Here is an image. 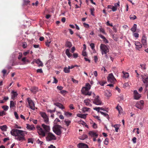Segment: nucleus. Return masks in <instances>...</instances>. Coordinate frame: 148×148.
<instances>
[{"instance_id":"nucleus-1","label":"nucleus","mask_w":148,"mask_h":148,"mask_svg":"<svg viewBox=\"0 0 148 148\" xmlns=\"http://www.w3.org/2000/svg\"><path fill=\"white\" fill-rule=\"evenodd\" d=\"M25 132L23 130L15 129H13L11 131V135L16 137L15 139L18 141L21 142L26 140L25 137Z\"/></svg>"},{"instance_id":"nucleus-2","label":"nucleus","mask_w":148,"mask_h":148,"mask_svg":"<svg viewBox=\"0 0 148 148\" xmlns=\"http://www.w3.org/2000/svg\"><path fill=\"white\" fill-rule=\"evenodd\" d=\"M42 126L45 130L43 131V129L40 127H37L38 132L39 135L44 137L45 135V132H49L50 130V127L44 124H42Z\"/></svg>"},{"instance_id":"nucleus-3","label":"nucleus","mask_w":148,"mask_h":148,"mask_svg":"<svg viewBox=\"0 0 148 148\" xmlns=\"http://www.w3.org/2000/svg\"><path fill=\"white\" fill-rule=\"evenodd\" d=\"M61 127L58 125H55L53 128V132L57 135L60 136L61 135L62 132L61 130Z\"/></svg>"},{"instance_id":"nucleus-4","label":"nucleus","mask_w":148,"mask_h":148,"mask_svg":"<svg viewBox=\"0 0 148 148\" xmlns=\"http://www.w3.org/2000/svg\"><path fill=\"white\" fill-rule=\"evenodd\" d=\"M46 140L48 141L56 139L55 136L51 133L49 132L48 133L47 136L46 137Z\"/></svg>"},{"instance_id":"nucleus-5","label":"nucleus","mask_w":148,"mask_h":148,"mask_svg":"<svg viewBox=\"0 0 148 148\" xmlns=\"http://www.w3.org/2000/svg\"><path fill=\"white\" fill-rule=\"evenodd\" d=\"M100 49L102 51V54H103V53L106 54V53L109 51V50L107 46L105 45L101 44L100 45Z\"/></svg>"},{"instance_id":"nucleus-6","label":"nucleus","mask_w":148,"mask_h":148,"mask_svg":"<svg viewBox=\"0 0 148 148\" xmlns=\"http://www.w3.org/2000/svg\"><path fill=\"white\" fill-rule=\"evenodd\" d=\"M27 100L29 108L32 110H35V106L34 102L29 98H27Z\"/></svg>"},{"instance_id":"nucleus-7","label":"nucleus","mask_w":148,"mask_h":148,"mask_svg":"<svg viewBox=\"0 0 148 148\" xmlns=\"http://www.w3.org/2000/svg\"><path fill=\"white\" fill-rule=\"evenodd\" d=\"M141 77L142 78V81L145 84V87L147 88L148 86V76L145 75H142Z\"/></svg>"},{"instance_id":"nucleus-8","label":"nucleus","mask_w":148,"mask_h":148,"mask_svg":"<svg viewBox=\"0 0 148 148\" xmlns=\"http://www.w3.org/2000/svg\"><path fill=\"white\" fill-rule=\"evenodd\" d=\"M40 114L41 116L43 118L46 124H48L49 122V118L46 114L43 112H40Z\"/></svg>"},{"instance_id":"nucleus-9","label":"nucleus","mask_w":148,"mask_h":148,"mask_svg":"<svg viewBox=\"0 0 148 148\" xmlns=\"http://www.w3.org/2000/svg\"><path fill=\"white\" fill-rule=\"evenodd\" d=\"M107 79L108 81L111 83H112L116 80V79L112 73L109 74Z\"/></svg>"},{"instance_id":"nucleus-10","label":"nucleus","mask_w":148,"mask_h":148,"mask_svg":"<svg viewBox=\"0 0 148 148\" xmlns=\"http://www.w3.org/2000/svg\"><path fill=\"white\" fill-rule=\"evenodd\" d=\"M93 103L97 105H101L102 103V102L99 99V97L98 96H97L95 98L93 101Z\"/></svg>"},{"instance_id":"nucleus-11","label":"nucleus","mask_w":148,"mask_h":148,"mask_svg":"<svg viewBox=\"0 0 148 148\" xmlns=\"http://www.w3.org/2000/svg\"><path fill=\"white\" fill-rule=\"evenodd\" d=\"M90 87L91 86L88 83H86V86L82 87L81 90L82 92L88 91L90 89Z\"/></svg>"},{"instance_id":"nucleus-12","label":"nucleus","mask_w":148,"mask_h":148,"mask_svg":"<svg viewBox=\"0 0 148 148\" xmlns=\"http://www.w3.org/2000/svg\"><path fill=\"white\" fill-rule=\"evenodd\" d=\"M141 41L143 46L145 47H146L147 46L146 38L145 36H143Z\"/></svg>"},{"instance_id":"nucleus-13","label":"nucleus","mask_w":148,"mask_h":148,"mask_svg":"<svg viewBox=\"0 0 148 148\" xmlns=\"http://www.w3.org/2000/svg\"><path fill=\"white\" fill-rule=\"evenodd\" d=\"M38 87L35 86L32 87L30 89V90L31 92L34 94H35L38 91Z\"/></svg>"},{"instance_id":"nucleus-14","label":"nucleus","mask_w":148,"mask_h":148,"mask_svg":"<svg viewBox=\"0 0 148 148\" xmlns=\"http://www.w3.org/2000/svg\"><path fill=\"white\" fill-rule=\"evenodd\" d=\"M88 134L91 136L94 137H95L96 138L97 137L98 135V134H97L94 131H90L89 132Z\"/></svg>"},{"instance_id":"nucleus-15","label":"nucleus","mask_w":148,"mask_h":148,"mask_svg":"<svg viewBox=\"0 0 148 148\" xmlns=\"http://www.w3.org/2000/svg\"><path fill=\"white\" fill-rule=\"evenodd\" d=\"M79 148H88L87 145L83 143H80L78 144Z\"/></svg>"},{"instance_id":"nucleus-16","label":"nucleus","mask_w":148,"mask_h":148,"mask_svg":"<svg viewBox=\"0 0 148 148\" xmlns=\"http://www.w3.org/2000/svg\"><path fill=\"white\" fill-rule=\"evenodd\" d=\"M35 62L38 65V67H42L43 66V63L39 59L35 60Z\"/></svg>"},{"instance_id":"nucleus-17","label":"nucleus","mask_w":148,"mask_h":148,"mask_svg":"<svg viewBox=\"0 0 148 148\" xmlns=\"http://www.w3.org/2000/svg\"><path fill=\"white\" fill-rule=\"evenodd\" d=\"M84 103H85L86 106H92V105L90 103V100L89 99H87L84 101Z\"/></svg>"},{"instance_id":"nucleus-18","label":"nucleus","mask_w":148,"mask_h":148,"mask_svg":"<svg viewBox=\"0 0 148 148\" xmlns=\"http://www.w3.org/2000/svg\"><path fill=\"white\" fill-rule=\"evenodd\" d=\"M11 93L12 94V99L14 100L15 98L17 96L18 94H17L16 92H15L14 91H12Z\"/></svg>"},{"instance_id":"nucleus-19","label":"nucleus","mask_w":148,"mask_h":148,"mask_svg":"<svg viewBox=\"0 0 148 148\" xmlns=\"http://www.w3.org/2000/svg\"><path fill=\"white\" fill-rule=\"evenodd\" d=\"M54 104L58 107H59V108H61L62 109L64 108V107L60 103L57 102L54 103Z\"/></svg>"},{"instance_id":"nucleus-20","label":"nucleus","mask_w":148,"mask_h":148,"mask_svg":"<svg viewBox=\"0 0 148 148\" xmlns=\"http://www.w3.org/2000/svg\"><path fill=\"white\" fill-rule=\"evenodd\" d=\"M135 45L137 48H140L142 47V45L139 42H135Z\"/></svg>"},{"instance_id":"nucleus-21","label":"nucleus","mask_w":148,"mask_h":148,"mask_svg":"<svg viewBox=\"0 0 148 148\" xmlns=\"http://www.w3.org/2000/svg\"><path fill=\"white\" fill-rule=\"evenodd\" d=\"M105 95L106 97H110L112 94L108 90H106L105 92Z\"/></svg>"},{"instance_id":"nucleus-22","label":"nucleus","mask_w":148,"mask_h":148,"mask_svg":"<svg viewBox=\"0 0 148 148\" xmlns=\"http://www.w3.org/2000/svg\"><path fill=\"white\" fill-rule=\"evenodd\" d=\"M87 115V114H77V115L78 117L85 119L86 118Z\"/></svg>"},{"instance_id":"nucleus-23","label":"nucleus","mask_w":148,"mask_h":148,"mask_svg":"<svg viewBox=\"0 0 148 148\" xmlns=\"http://www.w3.org/2000/svg\"><path fill=\"white\" fill-rule=\"evenodd\" d=\"M0 129H1L2 131H5L7 130V126L6 125L0 126Z\"/></svg>"},{"instance_id":"nucleus-24","label":"nucleus","mask_w":148,"mask_h":148,"mask_svg":"<svg viewBox=\"0 0 148 148\" xmlns=\"http://www.w3.org/2000/svg\"><path fill=\"white\" fill-rule=\"evenodd\" d=\"M65 45L66 47L70 48L72 46V44L71 42L67 41L66 42Z\"/></svg>"},{"instance_id":"nucleus-25","label":"nucleus","mask_w":148,"mask_h":148,"mask_svg":"<svg viewBox=\"0 0 148 148\" xmlns=\"http://www.w3.org/2000/svg\"><path fill=\"white\" fill-rule=\"evenodd\" d=\"M65 53L69 58H70L72 56V54L70 53L69 49H66Z\"/></svg>"},{"instance_id":"nucleus-26","label":"nucleus","mask_w":148,"mask_h":148,"mask_svg":"<svg viewBox=\"0 0 148 148\" xmlns=\"http://www.w3.org/2000/svg\"><path fill=\"white\" fill-rule=\"evenodd\" d=\"M14 107H15V104L14 102L12 101H10V108H11Z\"/></svg>"},{"instance_id":"nucleus-27","label":"nucleus","mask_w":148,"mask_h":148,"mask_svg":"<svg viewBox=\"0 0 148 148\" xmlns=\"http://www.w3.org/2000/svg\"><path fill=\"white\" fill-rule=\"evenodd\" d=\"M135 106L137 107V108L142 109L143 108V107L141 106L140 105L139 103L138 102H137L135 105Z\"/></svg>"},{"instance_id":"nucleus-28","label":"nucleus","mask_w":148,"mask_h":148,"mask_svg":"<svg viewBox=\"0 0 148 148\" xmlns=\"http://www.w3.org/2000/svg\"><path fill=\"white\" fill-rule=\"evenodd\" d=\"M27 128L30 130H33L34 129V127L33 125H30L29 124L27 125Z\"/></svg>"},{"instance_id":"nucleus-29","label":"nucleus","mask_w":148,"mask_h":148,"mask_svg":"<svg viewBox=\"0 0 148 148\" xmlns=\"http://www.w3.org/2000/svg\"><path fill=\"white\" fill-rule=\"evenodd\" d=\"M88 91H85L84 92H82L83 94L84 95L90 96L91 95V92Z\"/></svg>"},{"instance_id":"nucleus-30","label":"nucleus","mask_w":148,"mask_h":148,"mask_svg":"<svg viewBox=\"0 0 148 148\" xmlns=\"http://www.w3.org/2000/svg\"><path fill=\"white\" fill-rule=\"evenodd\" d=\"M122 73L124 75L123 77H124L125 78H127L129 77V74L128 73H125L124 71H122Z\"/></svg>"},{"instance_id":"nucleus-31","label":"nucleus","mask_w":148,"mask_h":148,"mask_svg":"<svg viewBox=\"0 0 148 148\" xmlns=\"http://www.w3.org/2000/svg\"><path fill=\"white\" fill-rule=\"evenodd\" d=\"M116 109L119 111V113L120 114L122 113V110L121 107L120 106H118L116 107Z\"/></svg>"},{"instance_id":"nucleus-32","label":"nucleus","mask_w":148,"mask_h":148,"mask_svg":"<svg viewBox=\"0 0 148 148\" xmlns=\"http://www.w3.org/2000/svg\"><path fill=\"white\" fill-rule=\"evenodd\" d=\"M98 36L100 37L101 38L103 39L104 41H106V42H107V43L108 42V41L106 39V38H105V37L104 36L102 35L101 34H99L98 35Z\"/></svg>"},{"instance_id":"nucleus-33","label":"nucleus","mask_w":148,"mask_h":148,"mask_svg":"<svg viewBox=\"0 0 148 148\" xmlns=\"http://www.w3.org/2000/svg\"><path fill=\"white\" fill-rule=\"evenodd\" d=\"M99 112L101 113V114L103 115L104 116L106 117L107 119H108L109 118V116L108 114L106 113H104L100 111Z\"/></svg>"},{"instance_id":"nucleus-34","label":"nucleus","mask_w":148,"mask_h":148,"mask_svg":"<svg viewBox=\"0 0 148 148\" xmlns=\"http://www.w3.org/2000/svg\"><path fill=\"white\" fill-rule=\"evenodd\" d=\"M140 97V94H138L134 95V99L136 100L138 99Z\"/></svg>"},{"instance_id":"nucleus-35","label":"nucleus","mask_w":148,"mask_h":148,"mask_svg":"<svg viewBox=\"0 0 148 148\" xmlns=\"http://www.w3.org/2000/svg\"><path fill=\"white\" fill-rule=\"evenodd\" d=\"M64 71L65 73H68L70 72V70L68 69L67 67H65L64 68Z\"/></svg>"},{"instance_id":"nucleus-36","label":"nucleus","mask_w":148,"mask_h":148,"mask_svg":"<svg viewBox=\"0 0 148 148\" xmlns=\"http://www.w3.org/2000/svg\"><path fill=\"white\" fill-rule=\"evenodd\" d=\"M90 108L87 107H84L82 108V110L83 112H86L87 111H88V110Z\"/></svg>"},{"instance_id":"nucleus-37","label":"nucleus","mask_w":148,"mask_h":148,"mask_svg":"<svg viewBox=\"0 0 148 148\" xmlns=\"http://www.w3.org/2000/svg\"><path fill=\"white\" fill-rule=\"evenodd\" d=\"M71 121L69 120H65L64 122L66 124V125L67 126H68L70 123H71Z\"/></svg>"},{"instance_id":"nucleus-38","label":"nucleus","mask_w":148,"mask_h":148,"mask_svg":"<svg viewBox=\"0 0 148 148\" xmlns=\"http://www.w3.org/2000/svg\"><path fill=\"white\" fill-rule=\"evenodd\" d=\"M8 106H2V108L5 111L8 110Z\"/></svg>"},{"instance_id":"nucleus-39","label":"nucleus","mask_w":148,"mask_h":148,"mask_svg":"<svg viewBox=\"0 0 148 148\" xmlns=\"http://www.w3.org/2000/svg\"><path fill=\"white\" fill-rule=\"evenodd\" d=\"M136 18V16L134 15H131L130 16V18L131 19L134 20Z\"/></svg>"},{"instance_id":"nucleus-40","label":"nucleus","mask_w":148,"mask_h":148,"mask_svg":"<svg viewBox=\"0 0 148 148\" xmlns=\"http://www.w3.org/2000/svg\"><path fill=\"white\" fill-rule=\"evenodd\" d=\"M112 37H113V38L114 40H115L116 41H117L118 40V37L116 35H115L114 34V35H113Z\"/></svg>"},{"instance_id":"nucleus-41","label":"nucleus","mask_w":148,"mask_h":148,"mask_svg":"<svg viewBox=\"0 0 148 148\" xmlns=\"http://www.w3.org/2000/svg\"><path fill=\"white\" fill-rule=\"evenodd\" d=\"M99 31L100 32H101L102 33H103L105 35L106 34V33L105 31L103 28H100Z\"/></svg>"},{"instance_id":"nucleus-42","label":"nucleus","mask_w":148,"mask_h":148,"mask_svg":"<svg viewBox=\"0 0 148 148\" xmlns=\"http://www.w3.org/2000/svg\"><path fill=\"white\" fill-rule=\"evenodd\" d=\"M95 10L94 9V8H91L90 9V13L91 14L92 16H94V12Z\"/></svg>"},{"instance_id":"nucleus-43","label":"nucleus","mask_w":148,"mask_h":148,"mask_svg":"<svg viewBox=\"0 0 148 148\" xmlns=\"http://www.w3.org/2000/svg\"><path fill=\"white\" fill-rule=\"evenodd\" d=\"M114 127L115 128V130L116 132H118V130L119 129V127L117 126V125H115L114 126Z\"/></svg>"},{"instance_id":"nucleus-44","label":"nucleus","mask_w":148,"mask_h":148,"mask_svg":"<svg viewBox=\"0 0 148 148\" xmlns=\"http://www.w3.org/2000/svg\"><path fill=\"white\" fill-rule=\"evenodd\" d=\"M88 138L87 136L86 135H84L82 137L80 138H79L80 139L84 140L85 138Z\"/></svg>"},{"instance_id":"nucleus-45","label":"nucleus","mask_w":148,"mask_h":148,"mask_svg":"<svg viewBox=\"0 0 148 148\" xmlns=\"http://www.w3.org/2000/svg\"><path fill=\"white\" fill-rule=\"evenodd\" d=\"M27 46V44L25 42H23L22 44V47L23 48H26Z\"/></svg>"},{"instance_id":"nucleus-46","label":"nucleus","mask_w":148,"mask_h":148,"mask_svg":"<svg viewBox=\"0 0 148 148\" xmlns=\"http://www.w3.org/2000/svg\"><path fill=\"white\" fill-rule=\"evenodd\" d=\"M104 144L106 145H108V138L105 139L104 141Z\"/></svg>"},{"instance_id":"nucleus-47","label":"nucleus","mask_w":148,"mask_h":148,"mask_svg":"<svg viewBox=\"0 0 148 148\" xmlns=\"http://www.w3.org/2000/svg\"><path fill=\"white\" fill-rule=\"evenodd\" d=\"M111 9H112V10L114 12L116 10L117 8L115 6H112Z\"/></svg>"},{"instance_id":"nucleus-48","label":"nucleus","mask_w":148,"mask_h":148,"mask_svg":"<svg viewBox=\"0 0 148 148\" xmlns=\"http://www.w3.org/2000/svg\"><path fill=\"white\" fill-rule=\"evenodd\" d=\"M14 115L16 119H18L19 118V117L18 114L16 112H14Z\"/></svg>"},{"instance_id":"nucleus-49","label":"nucleus","mask_w":148,"mask_h":148,"mask_svg":"<svg viewBox=\"0 0 148 148\" xmlns=\"http://www.w3.org/2000/svg\"><path fill=\"white\" fill-rule=\"evenodd\" d=\"M6 113L4 111L0 112V116H2L3 115H5Z\"/></svg>"},{"instance_id":"nucleus-50","label":"nucleus","mask_w":148,"mask_h":148,"mask_svg":"<svg viewBox=\"0 0 148 148\" xmlns=\"http://www.w3.org/2000/svg\"><path fill=\"white\" fill-rule=\"evenodd\" d=\"M90 46L91 47L92 49L93 50L95 48V44L93 43H92L90 44Z\"/></svg>"},{"instance_id":"nucleus-51","label":"nucleus","mask_w":148,"mask_h":148,"mask_svg":"<svg viewBox=\"0 0 148 148\" xmlns=\"http://www.w3.org/2000/svg\"><path fill=\"white\" fill-rule=\"evenodd\" d=\"M56 111V108H54V109L53 110H48L47 111L48 112H50V113H52V112H54Z\"/></svg>"},{"instance_id":"nucleus-52","label":"nucleus","mask_w":148,"mask_h":148,"mask_svg":"<svg viewBox=\"0 0 148 148\" xmlns=\"http://www.w3.org/2000/svg\"><path fill=\"white\" fill-rule=\"evenodd\" d=\"M72 81L75 83H78V81L74 79L73 78H72L71 79Z\"/></svg>"},{"instance_id":"nucleus-53","label":"nucleus","mask_w":148,"mask_h":148,"mask_svg":"<svg viewBox=\"0 0 148 148\" xmlns=\"http://www.w3.org/2000/svg\"><path fill=\"white\" fill-rule=\"evenodd\" d=\"M106 24L108 26H110L111 27L113 26L112 24V23H110V22L109 21H108L106 23Z\"/></svg>"},{"instance_id":"nucleus-54","label":"nucleus","mask_w":148,"mask_h":148,"mask_svg":"<svg viewBox=\"0 0 148 148\" xmlns=\"http://www.w3.org/2000/svg\"><path fill=\"white\" fill-rule=\"evenodd\" d=\"M100 107H95L93 108L94 110H96L98 112H99Z\"/></svg>"},{"instance_id":"nucleus-55","label":"nucleus","mask_w":148,"mask_h":148,"mask_svg":"<svg viewBox=\"0 0 148 148\" xmlns=\"http://www.w3.org/2000/svg\"><path fill=\"white\" fill-rule=\"evenodd\" d=\"M36 71L37 73H42L43 72L42 71L41 69H38Z\"/></svg>"},{"instance_id":"nucleus-56","label":"nucleus","mask_w":148,"mask_h":148,"mask_svg":"<svg viewBox=\"0 0 148 148\" xmlns=\"http://www.w3.org/2000/svg\"><path fill=\"white\" fill-rule=\"evenodd\" d=\"M140 66L142 68V69H145V64H140Z\"/></svg>"},{"instance_id":"nucleus-57","label":"nucleus","mask_w":148,"mask_h":148,"mask_svg":"<svg viewBox=\"0 0 148 148\" xmlns=\"http://www.w3.org/2000/svg\"><path fill=\"white\" fill-rule=\"evenodd\" d=\"M136 138L135 137H134L132 139V140L134 143H136Z\"/></svg>"},{"instance_id":"nucleus-58","label":"nucleus","mask_w":148,"mask_h":148,"mask_svg":"<svg viewBox=\"0 0 148 148\" xmlns=\"http://www.w3.org/2000/svg\"><path fill=\"white\" fill-rule=\"evenodd\" d=\"M99 84L102 86H103L104 84L106 83V82H99Z\"/></svg>"},{"instance_id":"nucleus-59","label":"nucleus","mask_w":148,"mask_h":148,"mask_svg":"<svg viewBox=\"0 0 148 148\" xmlns=\"http://www.w3.org/2000/svg\"><path fill=\"white\" fill-rule=\"evenodd\" d=\"M133 36L136 38L138 37L139 34L137 33H134Z\"/></svg>"},{"instance_id":"nucleus-60","label":"nucleus","mask_w":148,"mask_h":148,"mask_svg":"<svg viewBox=\"0 0 148 148\" xmlns=\"http://www.w3.org/2000/svg\"><path fill=\"white\" fill-rule=\"evenodd\" d=\"M28 143H33V140L32 138H29L28 139Z\"/></svg>"},{"instance_id":"nucleus-61","label":"nucleus","mask_w":148,"mask_h":148,"mask_svg":"<svg viewBox=\"0 0 148 148\" xmlns=\"http://www.w3.org/2000/svg\"><path fill=\"white\" fill-rule=\"evenodd\" d=\"M140 105L142 106H143L144 104V101L143 100H141L138 102Z\"/></svg>"},{"instance_id":"nucleus-62","label":"nucleus","mask_w":148,"mask_h":148,"mask_svg":"<svg viewBox=\"0 0 148 148\" xmlns=\"http://www.w3.org/2000/svg\"><path fill=\"white\" fill-rule=\"evenodd\" d=\"M64 114L65 115H66V116H68V115H70V116H71V115H72V114L71 113H69V112H66L64 113Z\"/></svg>"},{"instance_id":"nucleus-63","label":"nucleus","mask_w":148,"mask_h":148,"mask_svg":"<svg viewBox=\"0 0 148 148\" xmlns=\"http://www.w3.org/2000/svg\"><path fill=\"white\" fill-rule=\"evenodd\" d=\"M78 54L77 53H75L73 54V57L75 58H76L78 57Z\"/></svg>"},{"instance_id":"nucleus-64","label":"nucleus","mask_w":148,"mask_h":148,"mask_svg":"<svg viewBox=\"0 0 148 148\" xmlns=\"http://www.w3.org/2000/svg\"><path fill=\"white\" fill-rule=\"evenodd\" d=\"M22 56V55L21 53H19V55L18 57V59H20Z\"/></svg>"}]
</instances>
